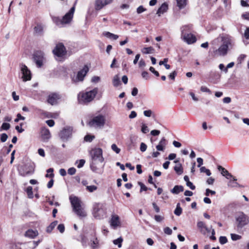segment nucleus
Instances as JSON below:
<instances>
[{
    "label": "nucleus",
    "instance_id": "nucleus-1",
    "mask_svg": "<svg viewBox=\"0 0 249 249\" xmlns=\"http://www.w3.org/2000/svg\"><path fill=\"white\" fill-rule=\"evenodd\" d=\"M70 200L73 211L80 218L86 217L87 213L84 209V207L82 205L81 201L76 196H70Z\"/></svg>",
    "mask_w": 249,
    "mask_h": 249
},
{
    "label": "nucleus",
    "instance_id": "nucleus-2",
    "mask_svg": "<svg viewBox=\"0 0 249 249\" xmlns=\"http://www.w3.org/2000/svg\"><path fill=\"white\" fill-rule=\"evenodd\" d=\"M98 89L97 88L86 92H80L78 95V100L79 103L87 104L93 100L97 94Z\"/></svg>",
    "mask_w": 249,
    "mask_h": 249
},
{
    "label": "nucleus",
    "instance_id": "nucleus-3",
    "mask_svg": "<svg viewBox=\"0 0 249 249\" xmlns=\"http://www.w3.org/2000/svg\"><path fill=\"white\" fill-rule=\"evenodd\" d=\"M75 11V6H73L71 8L70 11L67 13L62 18L56 17L53 18L54 22L60 27L64 26L65 25L70 24L73 18L74 12Z\"/></svg>",
    "mask_w": 249,
    "mask_h": 249
},
{
    "label": "nucleus",
    "instance_id": "nucleus-4",
    "mask_svg": "<svg viewBox=\"0 0 249 249\" xmlns=\"http://www.w3.org/2000/svg\"><path fill=\"white\" fill-rule=\"evenodd\" d=\"M191 26L189 25H185L181 27V38L187 43L190 44L195 43L196 41V36L191 33L188 32L191 29Z\"/></svg>",
    "mask_w": 249,
    "mask_h": 249
},
{
    "label": "nucleus",
    "instance_id": "nucleus-5",
    "mask_svg": "<svg viewBox=\"0 0 249 249\" xmlns=\"http://www.w3.org/2000/svg\"><path fill=\"white\" fill-rule=\"evenodd\" d=\"M223 43L217 49L213 51L214 56H224L227 54L229 46L231 44V41L229 38L222 39Z\"/></svg>",
    "mask_w": 249,
    "mask_h": 249
},
{
    "label": "nucleus",
    "instance_id": "nucleus-6",
    "mask_svg": "<svg viewBox=\"0 0 249 249\" xmlns=\"http://www.w3.org/2000/svg\"><path fill=\"white\" fill-rule=\"evenodd\" d=\"M106 122L105 117L102 115H98L94 117L89 123L90 126L100 128L103 127Z\"/></svg>",
    "mask_w": 249,
    "mask_h": 249
},
{
    "label": "nucleus",
    "instance_id": "nucleus-7",
    "mask_svg": "<svg viewBox=\"0 0 249 249\" xmlns=\"http://www.w3.org/2000/svg\"><path fill=\"white\" fill-rule=\"evenodd\" d=\"M88 71L89 68L87 66H85L82 69L77 72L76 75L71 76L72 82L78 83L83 81Z\"/></svg>",
    "mask_w": 249,
    "mask_h": 249
},
{
    "label": "nucleus",
    "instance_id": "nucleus-8",
    "mask_svg": "<svg viewBox=\"0 0 249 249\" xmlns=\"http://www.w3.org/2000/svg\"><path fill=\"white\" fill-rule=\"evenodd\" d=\"M236 221L237 227L241 228L249 223V218L244 213L240 212L236 216Z\"/></svg>",
    "mask_w": 249,
    "mask_h": 249
},
{
    "label": "nucleus",
    "instance_id": "nucleus-9",
    "mask_svg": "<svg viewBox=\"0 0 249 249\" xmlns=\"http://www.w3.org/2000/svg\"><path fill=\"white\" fill-rule=\"evenodd\" d=\"M102 153L103 151L101 148H95L90 151L89 154L93 160L102 162L104 161Z\"/></svg>",
    "mask_w": 249,
    "mask_h": 249
},
{
    "label": "nucleus",
    "instance_id": "nucleus-10",
    "mask_svg": "<svg viewBox=\"0 0 249 249\" xmlns=\"http://www.w3.org/2000/svg\"><path fill=\"white\" fill-rule=\"evenodd\" d=\"M34 171V165L31 163H27L21 166L19 170V174L22 176L32 174Z\"/></svg>",
    "mask_w": 249,
    "mask_h": 249
},
{
    "label": "nucleus",
    "instance_id": "nucleus-11",
    "mask_svg": "<svg viewBox=\"0 0 249 249\" xmlns=\"http://www.w3.org/2000/svg\"><path fill=\"white\" fill-rule=\"evenodd\" d=\"M72 128L71 127H66L61 131L59 136L63 141H67L72 135Z\"/></svg>",
    "mask_w": 249,
    "mask_h": 249
},
{
    "label": "nucleus",
    "instance_id": "nucleus-12",
    "mask_svg": "<svg viewBox=\"0 0 249 249\" xmlns=\"http://www.w3.org/2000/svg\"><path fill=\"white\" fill-rule=\"evenodd\" d=\"M53 52L55 55L60 57H63L66 53L65 48L62 43L57 44Z\"/></svg>",
    "mask_w": 249,
    "mask_h": 249
},
{
    "label": "nucleus",
    "instance_id": "nucleus-13",
    "mask_svg": "<svg viewBox=\"0 0 249 249\" xmlns=\"http://www.w3.org/2000/svg\"><path fill=\"white\" fill-rule=\"evenodd\" d=\"M21 71L22 73V78L23 81L30 80L31 79V74L30 71L25 65H21Z\"/></svg>",
    "mask_w": 249,
    "mask_h": 249
},
{
    "label": "nucleus",
    "instance_id": "nucleus-14",
    "mask_svg": "<svg viewBox=\"0 0 249 249\" xmlns=\"http://www.w3.org/2000/svg\"><path fill=\"white\" fill-rule=\"evenodd\" d=\"M110 226L114 229L121 226L120 217L118 215L112 214L109 221Z\"/></svg>",
    "mask_w": 249,
    "mask_h": 249
},
{
    "label": "nucleus",
    "instance_id": "nucleus-15",
    "mask_svg": "<svg viewBox=\"0 0 249 249\" xmlns=\"http://www.w3.org/2000/svg\"><path fill=\"white\" fill-rule=\"evenodd\" d=\"M113 0H95V9L96 10H100L104 6L111 3Z\"/></svg>",
    "mask_w": 249,
    "mask_h": 249
},
{
    "label": "nucleus",
    "instance_id": "nucleus-16",
    "mask_svg": "<svg viewBox=\"0 0 249 249\" xmlns=\"http://www.w3.org/2000/svg\"><path fill=\"white\" fill-rule=\"evenodd\" d=\"M60 98V96L56 93H52L48 97L47 102L49 104L54 105L57 104V101Z\"/></svg>",
    "mask_w": 249,
    "mask_h": 249
},
{
    "label": "nucleus",
    "instance_id": "nucleus-17",
    "mask_svg": "<svg viewBox=\"0 0 249 249\" xmlns=\"http://www.w3.org/2000/svg\"><path fill=\"white\" fill-rule=\"evenodd\" d=\"M40 134L41 140L43 142H47L51 138L50 132L49 129L46 128H42Z\"/></svg>",
    "mask_w": 249,
    "mask_h": 249
},
{
    "label": "nucleus",
    "instance_id": "nucleus-18",
    "mask_svg": "<svg viewBox=\"0 0 249 249\" xmlns=\"http://www.w3.org/2000/svg\"><path fill=\"white\" fill-rule=\"evenodd\" d=\"M168 9V4L166 2H164L162 3L161 5L160 6V7L158 9L157 12V14L158 15L159 17H160L162 14L167 12Z\"/></svg>",
    "mask_w": 249,
    "mask_h": 249
},
{
    "label": "nucleus",
    "instance_id": "nucleus-19",
    "mask_svg": "<svg viewBox=\"0 0 249 249\" xmlns=\"http://www.w3.org/2000/svg\"><path fill=\"white\" fill-rule=\"evenodd\" d=\"M38 235V232L37 230H33L32 229H29L27 230L25 233V236L26 237H29L30 238L33 239L36 237Z\"/></svg>",
    "mask_w": 249,
    "mask_h": 249
},
{
    "label": "nucleus",
    "instance_id": "nucleus-20",
    "mask_svg": "<svg viewBox=\"0 0 249 249\" xmlns=\"http://www.w3.org/2000/svg\"><path fill=\"white\" fill-rule=\"evenodd\" d=\"M167 144L166 140L165 138H162L160 141L159 144L156 146V148L158 151H164Z\"/></svg>",
    "mask_w": 249,
    "mask_h": 249
},
{
    "label": "nucleus",
    "instance_id": "nucleus-21",
    "mask_svg": "<svg viewBox=\"0 0 249 249\" xmlns=\"http://www.w3.org/2000/svg\"><path fill=\"white\" fill-rule=\"evenodd\" d=\"M217 168L218 170L221 172V174L222 175V176L225 177L227 179H230L233 178V176L230 173H229L228 171H227L221 166L219 165Z\"/></svg>",
    "mask_w": 249,
    "mask_h": 249
},
{
    "label": "nucleus",
    "instance_id": "nucleus-22",
    "mask_svg": "<svg viewBox=\"0 0 249 249\" xmlns=\"http://www.w3.org/2000/svg\"><path fill=\"white\" fill-rule=\"evenodd\" d=\"M184 190L183 187L181 185H176L171 190V192L174 194H178L180 192H183Z\"/></svg>",
    "mask_w": 249,
    "mask_h": 249
},
{
    "label": "nucleus",
    "instance_id": "nucleus-23",
    "mask_svg": "<svg viewBox=\"0 0 249 249\" xmlns=\"http://www.w3.org/2000/svg\"><path fill=\"white\" fill-rule=\"evenodd\" d=\"M103 35L107 37H108V38L114 39V40H116L119 37V36L118 35L113 34L109 32H104L103 33Z\"/></svg>",
    "mask_w": 249,
    "mask_h": 249
},
{
    "label": "nucleus",
    "instance_id": "nucleus-24",
    "mask_svg": "<svg viewBox=\"0 0 249 249\" xmlns=\"http://www.w3.org/2000/svg\"><path fill=\"white\" fill-rule=\"evenodd\" d=\"M233 180H230L228 184V185L230 187H239L240 185H239V184L236 182V180H237V179L235 178L234 177H233Z\"/></svg>",
    "mask_w": 249,
    "mask_h": 249
},
{
    "label": "nucleus",
    "instance_id": "nucleus-25",
    "mask_svg": "<svg viewBox=\"0 0 249 249\" xmlns=\"http://www.w3.org/2000/svg\"><path fill=\"white\" fill-rule=\"evenodd\" d=\"M154 51V49L152 47H145L142 50V52L144 54L152 53Z\"/></svg>",
    "mask_w": 249,
    "mask_h": 249
},
{
    "label": "nucleus",
    "instance_id": "nucleus-26",
    "mask_svg": "<svg viewBox=\"0 0 249 249\" xmlns=\"http://www.w3.org/2000/svg\"><path fill=\"white\" fill-rule=\"evenodd\" d=\"M174 170L178 175H181L183 173V168L179 163L175 166Z\"/></svg>",
    "mask_w": 249,
    "mask_h": 249
},
{
    "label": "nucleus",
    "instance_id": "nucleus-27",
    "mask_svg": "<svg viewBox=\"0 0 249 249\" xmlns=\"http://www.w3.org/2000/svg\"><path fill=\"white\" fill-rule=\"evenodd\" d=\"M112 83L113 86L115 87H118L120 84V78L118 75H116L114 76Z\"/></svg>",
    "mask_w": 249,
    "mask_h": 249
},
{
    "label": "nucleus",
    "instance_id": "nucleus-28",
    "mask_svg": "<svg viewBox=\"0 0 249 249\" xmlns=\"http://www.w3.org/2000/svg\"><path fill=\"white\" fill-rule=\"evenodd\" d=\"M182 213V209L180 206V204L178 203L177 205L176 208L174 211V213L177 215L179 216Z\"/></svg>",
    "mask_w": 249,
    "mask_h": 249
},
{
    "label": "nucleus",
    "instance_id": "nucleus-29",
    "mask_svg": "<svg viewBox=\"0 0 249 249\" xmlns=\"http://www.w3.org/2000/svg\"><path fill=\"white\" fill-rule=\"evenodd\" d=\"M197 227L200 229L201 231L205 233L203 230H207V228L205 226L204 223L202 221H199L197 223Z\"/></svg>",
    "mask_w": 249,
    "mask_h": 249
},
{
    "label": "nucleus",
    "instance_id": "nucleus-30",
    "mask_svg": "<svg viewBox=\"0 0 249 249\" xmlns=\"http://www.w3.org/2000/svg\"><path fill=\"white\" fill-rule=\"evenodd\" d=\"M57 221H55L52 222L47 229V231L48 232H51L54 228L57 225Z\"/></svg>",
    "mask_w": 249,
    "mask_h": 249
},
{
    "label": "nucleus",
    "instance_id": "nucleus-31",
    "mask_svg": "<svg viewBox=\"0 0 249 249\" xmlns=\"http://www.w3.org/2000/svg\"><path fill=\"white\" fill-rule=\"evenodd\" d=\"M143 114L145 117H154L155 114L151 110H146L143 111Z\"/></svg>",
    "mask_w": 249,
    "mask_h": 249
},
{
    "label": "nucleus",
    "instance_id": "nucleus-32",
    "mask_svg": "<svg viewBox=\"0 0 249 249\" xmlns=\"http://www.w3.org/2000/svg\"><path fill=\"white\" fill-rule=\"evenodd\" d=\"M36 33L41 34L43 32V27L41 25H37L34 28Z\"/></svg>",
    "mask_w": 249,
    "mask_h": 249
},
{
    "label": "nucleus",
    "instance_id": "nucleus-33",
    "mask_svg": "<svg viewBox=\"0 0 249 249\" xmlns=\"http://www.w3.org/2000/svg\"><path fill=\"white\" fill-rule=\"evenodd\" d=\"M33 188L31 186H28L26 189V192L29 198H33Z\"/></svg>",
    "mask_w": 249,
    "mask_h": 249
},
{
    "label": "nucleus",
    "instance_id": "nucleus-34",
    "mask_svg": "<svg viewBox=\"0 0 249 249\" xmlns=\"http://www.w3.org/2000/svg\"><path fill=\"white\" fill-rule=\"evenodd\" d=\"M178 6L180 8H183L186 4V0H177Z\"/></svg>",
    "mask_w": 249,
    "mask_h": 249
},
{
    "label": "nucleus",
    "instance_id": "nucleus-35",
    "mask_svg": "<svg viewBox=\"0 0 249 249\" xmlns=\"http://www.w3.org/2000/svg\"><path fill=\"white\" fill-rule=\"evenodd\" d=\"M123 240L122 237H119L117 239H115L113 241V243L115 245H117L119 248H121L122 247V243Z\"/></svg>",
    "mask_w": 249,
    "mask_h": 249
},
{
    "label": "nucleus",
    "instance_id": "nucleus-36",
    "mask_svg": "<svg viewBox=\"0 0 249 249\" xmlns=\"http://www.w3.org/2000/svg\"><path fill=\"white\" fill-rule=\"evenodd\" d=\"M87 190L91 193L97 189V187L95 185L87 186Z\"/></svg>",
    "mask_w": 249,
    "mask_h": 249
},
{
    "label": "nucleus",
    "instance_id": "nucleus-37",
    "mask_svg": "<svg viewBox=\"0 0 249 249\" xmlns=\"http://www.w3.org/2000/svg\"><path fill=\"white\" fill-rule=\"evenodd\" d=\"M149 128H148V127L146 126V125L144 124H142V128H141V131L144 133V134H145V133H147V132H149Z\"/></svg>",
    "mask_w": 249,
    "mask_h": 249
},
{
    "label": "nucleus",
    "instance_id": "nucleus-38",
    "mask_svg": "<svg viewBox=\"0 0 249 249\" xmlns=\"http://www.w3.org/2000/svg\"><path fill=\"white\" fill-rule=\"evenodd\" d=\"M53 168H50L47 170L48 174L45 175L46 178H53L54 176L53 174Z\"/></svg>",
    "mask_w": 249,
    "mask_h": 249
},
{
    "label": "nucleus",
    "instance_id": "nucleus-39",
    "mask_svg": "<svg viewBox=\"0 0 249 249\" xmlns=\"http://www.w3.org/2000/svg\"><path fill=\"white\" fill-rule=\"evenodd\" d=\"M10 127V124L9 123H4L0 127V130H7Z\"/></svg>",
    "mask_w": 249,
    "mask_h": 249
},
{
    "label": "nucleus",
    "instance_id": "nucleus-40",
    "mask_svg": "<svg viewBox=\"0 0 249 249\" xmlns=\"http://www.w3.org/2000/svg\"><path fill=\"white\" fill-rule=\"evenodd\" d=\"M94 136L87 135L85 136L84 140L86 142H90L94 139Z\"/></svg>",
    "mask_w": 249,
    "mask_h": 249
},
{
    "label": "nucleus",
    "instance_id": "nucleus-41",
    "mask_svg": "<svg viewBox=\"0 0 249 249\" xmlns=\"http://www.w3.org/2000/svg\"><path fill=\"white\" fill-rule=\"evenodd\" d=\"M231 239L233 241H236L241 238V236L234 233H231Z\"/></svg>",
    "mask_w": 249,
    "mask_h": 249
},
{
    "label": "nucleus",
    "instance_id": "nucleus-42",
    "mask_svg": "<svg viewBox=\"0 0 249 249\" xmlns=\"http://www.w3.org/2000/svg\"><path fill=\"white\" fill-rule=\"evenodd\" d=\"M200 170L201 172L205 173L208 176H210L211 175L210 171L209 169H206L205 167H201Z\"/></svg>",
    "mask_w": 249,
    "mask_h": 249
},
{
    "label": "nucleus",
    "instance_id": "nucleus-43",
    "mask_svg": "<svg viewBox=\"0 0 249 249\" xmlns=\"http://www.w3.org/2000/svg\"><path fill=\"white\" fill-rule=\"evenodd\" d=\"M111 149L113 151H114L117 154L120 153L121 150L119 148L116 144H112L111 145Z\"/></svg>",
    "mask_w": 249,
    "mask_h": 249
},
{
    "label": "nucleus",
    "instance_id": "nucleus-44",
    "mask_svg": "<svg viewBox=\"0 0 249 249\" xmlns=\"http://www.w3.org/2000/svg\"><path fill=\"white\" fill-rule=\"evenodd\" d=\"M154 219L157 222H160L164 219V217L163 216L160 215H155Z\"/></svg>",
    "mask_w": 249,
    "mask_h": 249
},
{
    "label": "nucleus",
    "instance_id": "nucleus-45",
    "mask_svg": "<svg viewBox=\"0 0 249 249\" xmlns=\"http://www.w3.org/2000/svg\"><path fill=\"white\" fill-rule=\"evenodd\" d=\"M219 242L221 244H224L227 242V239L225 236H220L219 238Z\"/></svg>",
    "mask_w": 249,
    "mask_h": 249
},
{
    "label": "nucleus",
    "instance_id": "nucleus-46",
    "mask_svg": "<svg viewBox=\"0 0 249 249\" xmlns=\"http://www.w3.org/2000/svg\"><path fill=\"white\" fill-rule=\"evenodd\" d=\"M8 138V136L5 133H2L0 136V141L2 142H5L6 141Z\"/></svg>",
    "mask_w": 249,
    "mask_h": 249
},
{
    "label": "nucleus",
    "instance_id": "nucleus-47",
    "mask_svg": "<svg viewBox=\"0 0 249 249\" xmlns=\"http://www.w3.org/2000/svg\"><path fill=\"white\" fill-rule=\"evenodd\" d=\"M164 232L167 235H171L172 233V230L169 227H166L164 229Z\"/></svg>",
    "mask_w": 249,
    "mask_h": 249
},
{
    "label": "nucleus",
    "instance_id": "nucleus-48",
    "mask_svg": "<svg viewBox=\"0 0 249 249\" xmlns=\"http://www.w3.org/2000/svg\"><path fill=\"white\" fill-rule=\"evenodd\" d=\"M147 149V145L143 142H142L140 145V150L142 152H144Z\"/></svg>",
    "mask_w": 249,
    "mask_h": 249
},
{
    "label": "nucleus",
    "instance_id": "nucleus-49",
    "mask_svg": "<svg viewBox=\"0 0 249 249\" xmlns=\"http://www.w3.org/2000/svg\"><path fill=\"white\" fill-rule=\"evenodd\" d=\"M76 172V169L74 167L70 168L68 170V173L70 175H73L75 174Z\"/></svg>",
    "mask_w": 249,
    "mask_h": 249
},
{
    "label": "nucleus",
    "instance_id": "nucleus-50",
    "mask_svg": "<svg viewBox=\"0 0 249 249\" xmlns=\"http://www.w3.org/2000/svg\"><path fill=\"white\" fill-rule=\"evenodd\" d=\"M78 162V161H77ZM85 163V160H80L78 161V164L77 165V167L78 168H80L82 167Z\"/></svg>",
    "mask_w": 249,
    "mask_h": 249
},
{
    "label": "nucleus",
    "instance_id": "nucleus-51",
    "mask_svg": "<svg viewBox=\"0 0 249 249\" xmlns=\"http://www.w3.org/2000/svg\"><path fill=\"white\" fill-rule=\"evenodd\" d=\"M200 90L203 92L211 93V90L207 87L205 86H202L200 88Z\"/></svg>",
    "mask_w": 249,
    "mask_h": 249
},
{
    "label": "nucleus",
    "instance_id": "nucleus-52",
    "mask_svg": "<svg viewBox=\"0 0 249 249\" xmlns=\"http://www.w3.org/2000/svg\"><path fill=\"white\" fill-rule=\"evenodd\" d=\"M138 184L141 187V192L142 191H146L148 189V188L142 183L139 182Z\"/></svg>",
    "mask_w": 249,
    "mask_h": 249
},
{
    "label": "nucleus",
    "instance_id": "nucleus-53",
    "mask_svg": "<svg viewBox=\"0 0 249 249\" xmlns=\"http://www.w3.org/2000/svg\"><path fill=\"white\" fill-rule=\"evenodd\" d=\"M146 65L145 62L144 60L142 59H141L139 62V66L140 68H144Z\"/></svg>",
    "mask_w": 249,
    "mask_h": 249
},
{
    "label": "nucleus",
    "instance_id": "nucleus-54",
    "mask_svg": "<svg viewBox=\"0 0 249 249\" xmlns=\"http://www.w3.org/2000/svg\"><path fill=\"white\" fill-rule=\"evenodd\" d=\"M57 229L59 230V231L61 233H63L64 231V230H65L64 225L63 224H59L57 226Z\"/></svg>",
    "mask_w": 249,
    "mask_h": 249
},
{
    "label": "nucleus",
    "instance_id": "nucleus-55",
    "mask_svg": "<svg viewBox=\"0 0 249 249\" xmlns=\"http://www.w3.org/2000/svg\"><path fill=\"white\" fill-rule=\"evenodd\" d=\"M146 9L144 8L142 6H140L137 9V12L138 14L142 13L144 12Z\"/></svg>",
    "mask_w": 249,
    "mask_h": 249
},
{
    "label": "nucleus",
    "instance_id": "nucleus-56",
    "mask_svg": "<svg viewBox=\"0 0 249 249\" xmlns=\"http://www.w3.org/2000/svg\"><path fill=\"white\" fill-rule=\"evenodd\" d=\"M152 206L156 213H158L160 212V208L158 206V205L156 204V203L155 202L152 203Z\"/></svg>",
    "mask_w": 249,
    "mask_h": 249
},
{
    "label": "nucleus",
    "instance_id": "nucleus-57",
    "mask_svg": "<svg viewBox=\"0 0 249 249\" xmlns=\"http://www.w3.org/2000/svg\"><path fill=\"white\" fill-rule=\"evenodd\" d=\"M19 120H24L25 117L21 115L20 114L18 113L17 114V118L15 120V122H18Z\"/></svg>",
    "mask_w": 249,
    "mask_h": 249
},
{
    "label": "nucleus",
    "instance_id": "nucleus-58",
    "mask_svg": "<svg viewBox=\"0 0 249 249\" xmlns=\"http://www.w3.org/2000/svg\"><path fill=\"white\" fill-rule=\"evenodd\" d=\"M219 68L220 70L224 71L225 73H227L228 72L226 67L225 68V66L223 64H220L219 65Z\"/></svg>",
    "mask_w": 249,
    "mask_h": 249
},
{
    "label": "nucleus",
    "instance_id": "nucleus-59",
    "mask_svg": "<svg viewBox=\"0 0 249 249\" xmlns=\"http://www.w3.org/2000/svg\"><path fill=\"white\" fill-rule=\"evenodd\" d=\"M149 70L151 72L153 73L157 76H159V73L157 71H155V69L153 67H150L149 68Z\"/></svg>",
    "mask_w": 249,
    "mask_h": 249
},
{
    "label": "nucleus",
    "instance_id": "nucleus-60",
    "mask_svg": "<svg viewBox=\"0 0 249 249\" xmlns=\"http://www.w3.org/2000/svg\"><path fill=\"white\" fill-rule=\"evenodd\" d=\"M153 136H158L160 134V131L158 130H153L150 132Z\"/></svg>",
    "mask_w": 249,
    "mask_h": 249
},
{
    "label": "nucleus",
    "instance_id": "nucleus-61",
    "mask_svg": "<svg viewBox=\"0 0 249 249\" xmlns=\"http://www.w3.org/2000/svg\"><path fill=\"white\" fill-rule=\"evenodd\" d=\"M186 185L192 190H195L196 188L195 186L191 181H188V182L186 183Z\"/></svg>",
    "mask_w": 249,
    "mask_h": 249
},
{
    "label": "nucleus",
    "instance_id": "nucleus-62",
    "mask_svg": "<svg viewBox=\"0 0 249 249\" xmlns=\"http://www.w3.org/2000/svg\"><path fill=\"white\" fill-rule=\"evenodd\" d=\"M47 124L50 127H52L54 124V122L53 120H49L46 121Z\"/></svg>",
    "mask_w": 249,
    "mask_h": 249
},
{
    "label": "nucleus",
    "instance_id": "nucleus-63",
    "mask_svg": "<svg viewBox=\"0 0 249 249\" xmlns=\"http://www.w3.org/2000/svg\"><path fill=\"white\" fill-rule=\"evenodd\" d=\"M100 80V78L99 76H94L91 79L92 82L97 83Z\"/></svg>",
    "mask_w": 249,
    "mask_h": 249
},
{
    "label": "nucleus",
    "instance_id": "nucleus-64",
    "mask_svg": "<svg viewBox=\"0 0 249 249\" xmlns=\"http://www.w3.org/2000/svg\"><path fill=\"white\" fill-rule=\"evenodd\" d=\"M244 36L247 39H249V27L247 28L246 30L245 33H244Z\"/></svg>",
    "mask_w": 249,
    "mask_h": 249
}]
</instances>
